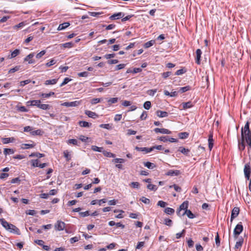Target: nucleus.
<instances>
[{"mask_svg":"<svg viewBox=\"0 0 251 251\" xmlns=\"http://www.w3.org/2000/svg\"><path fill=\"white\" fill-rule=\"evenodd\" d=\"M0 223L6 230L11 233H15L17 235L21 234L19 229L13 224L8 223L4 219H0Z\"/></svg>","mask_w":251,"mask_h":251,"instance_id":"1","label":"nucleus"},{"mask_svg":"<svg viewBox=\"0 0 251 251\" xmlns=\"http://www.w3.org/2000/svg\"><path fill=\"white\" fill-rule=\"evenodd\" d=\"M241 139L244 141L251 140V130L250 129V122L247 121L241 131Z\"/></svg>","mask_w":251,"mask_h":251,"instance_id":"2","label":"nucleus"},{"mask_svg":"<svg viewBox=\"0 0 251 251\" xmlns=\"http://www.w3.org/2000/svg\"><path fill=\"white\" fill-rule=\"evenodd\" d=\"M243 230V226L241 222L238 224L234 229L233 234L234 237L237 238L238 235L242 232Z\"/></svg>","mask_w":251,"mask_h":251,"instance_id":"3","label":"nucleus"},{"mask_svg":"<svg viewBox=\"0 0 251 251\" xmlns=\"http://www.w3.org/2000/svg\"><path fill=\"white\" fill-rule=\"evenodd\" d=\"M240 211L239 208L238 207H234L232 210L231 215L230 217V223H232L233 219L237 217L239 215Z\"/></svg>","mask_w":251,"mask_h":251,"instance_id":"4","label":"nucleus"},{"mask_svg":"<svg viewBox=\"0 0 251 251\" xmlns=\"http://www.w3.org/2000/svg\"><path fill=\"white\" fill-rule=\"evenodd\" d=\"M65 226V224L61 221H58L54 225V227L58 231H62L64 230Z\"/></svg>","mask_w":251,"mask_h":251,"instance_id":"5","label":"nucleus"},{"mask_svg":"<svg viewBox=\"0 0 251 251\" xmlns=\"http://www.w3.org/2000/svg\"><path fill=\"white\" fill-rule=\"evenodd\" d=\"M80 103V101H75L71 102H64L62 103L61 105L66 107H75L79 105Z\"/></svg>","mask_w":251,"mask_h":251,"instance_id":"6","label":"nucleus"},{"mask_svg":"<svg viewBox=\"0 0 251 251\" xmlns=\"http://www.w3.org/2000/svg\"><path fill=\"white\" fill-rule=\"evenodd\" d=\"M188 207V201H184L180 206L179 207L178 210L177 211V214L179 216L181 215L180 211L182 210H185V211L187 209Z\"/></svg>","mask_w":251,"mask_h":251,"instance_id":"7","label":"nucleus"},{"mask_svg":"<svg viewBox=\"0 0 251 251\" xmlns=\"http://www.w3.org/2000/svg\"><path fill=\"white\" fill-rule=\"evenodd\" d=\"M135 150L137 151H143L144 152V153L146 154V153H148L151 151H152V147H151V148H146V147H143V148H142V147H135Z\"/></svg>","mask_w":251,"mask_h":251,"instance_id":"8","label":"nucleus"},{"mask_svg":"<svg viewBox=\"0 0 251 251\" xmlns=\"http://www.w3.org/2000/svg\"><path fill=\"white\" fill-rule=\"evenodd\" d=\"M181 173L179 170H170L165 174V175L168 176H178Z\"/></svg>","mask_w":251,"mask_h":251,"instance_id":"9","label":"nucleus"},{"mask_svg":"<svg viewBox=\"0 0 251 251\" xmlns=\"http://www.w3.org/2000/svg\"><path fill=\"white\" fill-rule=\"evenodd\" d=\"M125 14L123 12H118L115 13L110 17V19L112 20L119 19L124 17Z\"/></svg>","mask_w":251,"mask_h":251,"instance_id":"10","label":"nucleus"},{"mask_svg":"<svg viewBox=\"0 0 251 251\" xmlns=\"http://www.w3.org/2000/svg\"><path fill=\"white\" fill-rule=\"evenodd\" d=\"M154 131L155 133H160L162 134H170L171 133V131L165 128H155L154 129Z\"/></svg>","mask_w":251,"mask_h":251,"instance_id":"11","label":"nucleus"},{"mask_svg":"<svg viewBox=\"0 0 251 251\" xmlns=\"http://www.w3.org/2000/svg\"><path fill=\"white\" fill-rule=\"evenodd\" d=\"M85 114L88 116L90 118H92L93 119H95L98 117V115L95 112L89 111V110H86L85 111Z\"/></svg>","mask_w":251,"mask_h":251,"instance_id":"12","label":"nucleus"},{"mask_svg":"<svg viewBox=\"0 0 251 251\" xmlns=\"http://www.w3.org/2000/svg\"><path fill=\"white\" fill-rule=\"evenodd\" d=\"M40 103L41 101L40 100H32L27 102V105L37 106V107H39Z\"/></svg>","mask_w":251,"mask_h":251,"instance_id":"13","label":"nucleus"},{"mask_svg":"<svg viewBox=\"0 0 251 251\" xmlns=\"http://www.w3.org/2000/svg\"><path fill=\"white\" fill-rule=\"evenodd\" d=\"M245 141H244L242 139H238V149L240 151H243L245 149Z\"/></svg>","mask_w":251,"mask_h":251,"instance_id":"14","label":"nucleus"},{"mask_svg":"<svg viewBox=\"0 0 251 251\" xmlns=\"http://www.w3.org/2000/svg\"><path fill=\"white\" fill-rule=\"evenodd\" d=\"M156 114L158 117L160 118L167 117L169 115L168 112L161 110H157Z\"/></svg>","mask_w":251,"mask_h":251,"instance_id":"15","label":"nucleus"},{"mask_svg":"<svg viewBox=\"0 0 251 251\" xmlns=\"http://www.w3.org/2000/svg\"><path fill=\"white\" fill-rule=\"evenodd\" d=\"M202 52L200 49H197L196 50V63L198 64H200V59Z\"/></svg>","mask_w":251,"mask_h":251,"instance_id":"16","label":"nucleus"},{"mask_svg":"<svg viewBox=\"0 0 251 251\" xmlns=\"http://www.w3.org/2000/svg\"><path fill=\"white\" fill-rule=\"evenodd\" d=\"M183 109H186L192 107L193 105L191 101H188L186 102H182L181 104Z\"/></svg>","mask_w":251,"mask_h":251,"instance_id":"17","label":"nucleus"},{"mask_svg":"<svg viewBox=\"0 0 251 251\" xmlns=\"http://www.w3.org/2000/svg\"><path fill=\"white\" fill-rule=\"evenodd\" d=\"M213 139L212 133L210 134L208 137V147L210 150H211L213 147Z\"/></svg>","mask_w":251,"mask_h":251,"instance_id":"18","label":"nucleus"},{"mask_svg":"<svg viewBox=\"0 0 251 251\" xmlns=\"http://www.w3.org/2000/svg\"><path fill=\"white\" fill-rule=\"evenodd\" d=\"M244 174H249L251 175V167L249 164H246L244 169Z\"/></svg>","mask_w":251,"mask_h":251,"instance_id":"19","label":"nucleus"},{"mask_svg":"<svg viewBox=\"0 0 251 251\" xmlns=\"http://www.w3.org/2000/svg\"><path fill=\"white\" fill-rule=\"evenodd\" d=\"M178 151H180V152H181L182 153H183V154H184L185 155H188V154L190 152V150L189 149H185V148H184L183 147H179V148L178 149Z\"/></svg>","mask_w":251,"mask_h":251,"instance_id":"20","label":"nucleus"},{"mask_svg":"<svg viewBox=\"0 0 251 251\" xmlns=\"http://www.w3.org/2000/svg\"><path fill=\"white\" fill-rule=\"evenodd\" d=\"M185 214H186L187 217L190 219H193L195 217L194 214L190 210L188 209H186L182 215L183 216Z\"/></svg>","mask_w":251,"mask_h":251,"instance_id":"21","label":"nucleus"},{"mask_svg":"<svg viewBox=\"0 0 251 251\" xmlns=\"http://www.w3.org/2000/svg\"><path fill=\"white\" fill-rule=\"evenodd\" d=\"M79 125L81 127L88 128L91 126L92 124L86 121H80L79 122Z\"/></svg>","mask_w":251,"mask_h":251,"instance_id":"22","label":"nucleus"},{"mask_svg":"<svg viewBox=\"0 0 251 251\" xmlns=\"http://www.w3.org/2000/svg\"><path fill=\"white\" fill-rule=\"evenodd\" d=\"M70 25V23L65 22L63 24H60L59 26L58 27L57 30H61L65 29L67 27H68Z\"/></svg>","mask_w":251,"mask_h":251,"instance_id":"23","label":"nucleus"},{"mask_svg":"<svg viewBox=\"0 0 251 251\" xmlns=\"http://www.w3.org/2000/svg\"><path fill=\"white\" fill-rule=\"evenodd\" d=\"M57 81L58 79L47 80L45 82V84L46 85L55 84L57 83Z\"/></svg>","mask_w":251,"mask_h":251,"instance_id":"24","label":"nucleus"},{"mask_svg":"<svg viewBox=\"0 0 251 251\" xmlns=\"http://www.w3.org/2000/svg\"><path fill=\"white\" fill-rule=\"evenodd\" d=\"M45 156V154L39 152H33L29 155V157H37L38 158H41Z\"/></svg>","mask_w":251,"mask_h":251,"instance_id":"25","label":"nucleus"},{"mask_svg":"<svg viewBox=\"0 0 251 251\" xmlns=\"http://www.w3.org/2000/svg\"><path fill=\"white\" fill-rule=\"evenodd\" d=\"M35 146V144H23L22 145V148L23 149H27L33 148Z\"/></svg>","mask_w":251,"mask_h":251,"instance_id":"26","label":"nucleus"},{"mask_svg":"<svg viewBox=\"0 0 251 251\" xmlns=\"http://www.w3.org/2000/svg\"><path fill=\"white\" fill-rule=\"evenodd\" d=\"M20 53V50L18 49L15 50L12 53H11V55L9 56V58H12L15 57H16L17 55H18Z\"/></svg>","mask_w":251,"mask_h":251,"instance_id":"27","label":"nucleus"},{"mask_svg":"<svg viewBox=\"0 0 251 251\" xmlns=\"http://www.w3.org/2000/svg\"><path fill=\"white\" fill-rule=\"evenodd\" d=\"M26 25V22H22L19 23V24L14 25L13 26V28L14 29H16L17 30V29H18L19 28L23 27V26H24Z\"/></svg>","mask_w":251,"mask_h":251,"instance_id":"28","label":"nucleus"},{"mask_svg":"<svg viewBox=\"0 0 251 251\" xmlns=\"http://www.w3.org/2000/svg\"><path fill=\"white\" fill-rule=\"evenodd\" d=\"M102 153H103V155L106 157H115V154L113 153H111L110 152L103 151H102Z\"/></svg>","mask_w":251,"mask_h":251,"instance_id":"29","label":"nucleus"},{"mask_svg":"<svg viewBox=\"0 0 251 251\" xmlns=\"http://www.w3.org/2000/svg\"><path fill=\"white\" fill-rule=\"evenodd\" d=\"M3 153L5 155L7 154H11L14 153V151L12 149H4Z\"/></svg>","mask_w":251,"mask_h":251,"instance_id":"30","label":"nucleus"},{"mask_svg":"<svg viewBox=\"0 0 251 251\" xmlns=\"http://www.w3.org/2000/svg\"><path fill=\"white\" fill-rule=\"evenodd\" d=\"M154 43H155L154 40H151V41L145 43L144 45V47L145 48H149L150 47L152 46Z\"/></svg>","mask_w":251,"mask_h":251,"instance_id":"31","label":"nucleus"},{"mask_svg":"<svg viewBox=\"0 0 251 251\" xmlns=\"http://www.w3.org/2000/svg\"><path fill=\"white\" fill-rule=\"evenodd\" d=\"M55 93L53 92H50L48 94L46 93H42L40 95V96L44 98H48L50 96L54 95Z\"/></svg>","mask_w":251,"mask_h":251,"instance_id":"32","label":"nucleus"},{"mask_svg":"<svg viewBox=\"0 0 251 251\" xmlns=\"http://www.w3.org/2000/svg\"><path fill=\"white\" fill-rule=\"evenodd\" d=\"M62 46L65 48H71L74 47V43L70 42L63 44Z\"/></svg>","mask_w":251,"mask_h":251,"instance_id":"33","label":"nucleus"},{"mask_svg":"<svg viewBox=\"0 0 251 251\" xmlns=\"http://www.w3.org/2000/svg\"><path fill=\"white\" fill-rule=\"evenodd\" d=\"M164 212L167 214L172 215L175 213V210L172 208L167 207Z\"/></svg>","mask_w":251,"mask_h":251,"instance_id":"34","label":"nucleus"},{"mask_svg":"<svg viewBox=\"0 0 251 251\" xmlns=\"http://www.w3.org/2000/svg\"><path fill=\"white\" fill-rule=\"evenodd\" d=\"M144 164L145 166L149 169H153L155 167V165L153 163L150 162H145Z\"/></svg>","mask_w":251,"mask_h":251,"instance_id":"35","label":"nucleus"},{"mask_svg":"<svg viewBox=\"0 0 251 251\" xmlns=\"http://www.w3.org/2000/svg\"><path fill=\"white\" fill-rule=\"evenodd\" d=\"M63 154L67 161H69L71 159V155L69 154L68 151L66 150L64 151Z\"/></svg>","mask_w":251,"mask_h":251,"instance_id":"36","label":"nucleus"},{"mask_svg":"<svg viewBox=\"0 0 251 251\" xmlns=\"http://www.w3.org/2000/svg\"><path fill=\"white\" fill-rule=\"evenodd\" d=\"M50 105L49 104L40 103L38 108L42 109L43 110H47L50 109Z\"/></svg>","mask_w":251,"mask_h":251,"instance_id":"37","label":"nucleus"},{"mask_svg":"<svg viewBox=\"0 0 251 251\" xmlns=\"http://www.w3.org/2000/svg\"><path fill=\"white\" fill-rule=\"evenodd\" d=\"M118 98H110L107 101L109 105H111L113 103H116L118 101Z\"/></svg>","mask_w":251,"mask_h":251,"instance_id":"38","label":"nucleus"},{"mask_svg":"<svg viewBox=\"0 0 251 251\" xmlns=\"http://www.w3.org/2000/svg\"><path fill=\"white\" fill-rule=\"evenodd\" d=\"M14 140L13 138H4L2 139V143L3 144H8L12 142Z\"/></svg>","mask_w":251,"mask_h":251,"instance_id":"39","label":"nucleus"},{"mask_svg":"<svg viewBox=\"0 0 251 251\" xmlns=\"http://www.w3.org/2000/svg\"><path fill=\"white\" fill-rule=\"evenodd\" d=\"M43 133V132L40 129L31 131V134L32 135H42Z\"/></svg>","mask_w":251,"mask_h":251,"instance_id":"40","label":"nucleus"},{"mask_svg":"<svg viewBox=\"0 0 251 251\" xmlns=\"http://www.w3.org/2000/svg\"><path fill=\"white\" fill-rule=\"evenodd\" d=\"M191 89V87L189 85L186 86L185 87L180 88L179 91L182 93L185 92L187 91H189Z\"/></svg>","mask_w":251,"mask_h":251,"instance_id":"41","label":"nucleus"},{"mask_svg":"<svg viewBox=\"0 0 251 251\" xmlns=\"http://www.w3.org/2000/svg\"><path fill=\"white\" fill-rule=\"evenodd\" d=\"M91 149L93 151L98 152H102L103 151L102 148L96 146H92Z\"/></svg>","mask_w":251,"mask_h":251,"instance_id":"42","label":"nucleus"},{"mask_svg":"<svg viewBox=\"0 0 251 251\" xmlns=\"http://www.w3.org/2000/svg\"><path fill=\"white\" fill-rule=\"evenodd\" d=\"M147 188L150 190H152V191H155L157 189V187L155 185H153L151 184H149L147 185Z\"/></svg>","mask_w":251,"mask_h":251,"instance_id":"43","label":"nucleus"},{"mask_svg":"<svg viewBox=\"0 0 251 251\" xmlns=\"http://www.w3.org/2000/svg\"><path fill=\"white\" fill-rule=\"evenodd\" d=\"M89 73L88 72H83L77 74V75L79 77H86L89 76Z\"/></svg>","mask_w":251,"mask_h":251,"instance_id":"44","label":"nucleus"},{"mask_svg":"<svg viewBox=\"0 0 251 251\" xmlns=\"http://www.w3.org/2000/svg\"><path fill=\"white\" fill-rule=\"evenodd\" d=\"M189 134L187 132H180L179 133V137L181 139H185L188 137Z\"/></svg>","mask_w":251,"mask_h":251,"instance_id":"45","label":"nucleus"},{"mask_svg":"<svg viewBox=\"0 0 251 251\" xmlns=\"http://www.w3.org/2000/svg\"><path fill=\"white\" fill-rule=\"evenodd\" d=\"M56 62H57L56 60H55L54 59H52L51 60H50V61H49V62H47L46 64V66L47 67H50L52 65L55 64Z\"/></svg>","mask_w":251,"mask_h":251,"instance_id":"46","label":"nucleus"},{"mask_svg":"<svg viewBox=\"0 0 251 251\" xmlns=\"http://www.w3.org/2000/svg\"><path fill=\"white\" fill-rule=\"evenodd\" d=\"M243 242V239H241V240L236 242L235 246V249H239V248H240L242 247V246Z\"/></svg>","mask_w":251,"mask_h":251,"instance_id":"47","label":"nucleus"},{"mask_svg":"<svg viewBox=\"0 0 251 251\" xmlns=\"http://www.w3.org/2000/svg\"><path fill=\"white\" fill-rule=\"evenodd\" d=\"M215 243L217 247L220 246V239L218 233H217V235L215 237Z\"/></svg>","mask_w":251,"mask_h":251,"instance_id":"48","label":"nucleus"},{"mask_svg":"<svg viewBox=\"0 0 251 251\" xmlns=\"http://www.w3.org/2000/svg\"><path fill=\"white\" fill-rule=\"evenodd\" d=\"M172 187H174V189L176 191L180 192L181 191V188L180 187L178 186V185L176 184H174L173 185H170L169 186V188H171Z\"/></svg>","mask_w":251,"mask_h":251,"instance_id":"49","label":"nucleus"},{"mask_svg":"<svg viewBox=\"0 0 251 251\" xmlns=\"http://www.w3.org/2000/svg\"><path fill=\"white\" fill-rule=\"evenodd\" d=\"M31 163L33 167H38L39 164L38 159H33L31 160Z\"/></svg>","mask_w":251,"mask_h":251,"instance_id":"50","label":"nucleus"},{"mask_svg":"<svg viewBox=\"0 0 251 251\" xmlns=\"http://www.w3.org/2000/svg\"><path fill=\"white\" fill-rule=\"evenodd\" d=\"M164 224L168 226H171L172 225L173 222L171 219H165Z\"/></svg>","mask_w":251,"mask_h":251,"instance_id":"51","label":"nucleus"},{"mask_svg":"<svg viewBox=\"0 0 251 251\" xmlns=\"http://www.w3.org/2000/svg\"><path fill=\"white\" fill-rule=\"evenodd\" d=\"M151 107V102L150 101H147L144 103V107L146 109H149Z\"/></svg>","mask_w":251,"mask_h":251,"instance_id":"52","label":"nucleus"},{"mask_svg":"<svg viewBox=\"0 0 251 251\" xmlns=\"http://www.w3.org/2000/svg\"><path fill=\"white\" fill-rule=\"evenodd\" d=\"M102 100V99L100 98H94L92 99L91 102L92 104H95L97 103L100 102Z\"/></svg>","mask_w":251,"mask_h":251,"instance_id":"53","label":"nucleus"},{"mask_svg":"<svg viewBox=\"0 0 251 251\" xmlns=\"http://www.w3.org/2000/svg\"><path fill=\"white\" fill-rule=\"evenodd\" d=\"M186 72V70L184 69H181L177 70L176 73L175 75H181Z\"/></svg>","mask_w":251,"mask_h":251,"instance_id":"54","label":"nucleus"},{"mask_svg":"<svg viewBox=\"0 0 251 251\" xmlns=\"http://www.w3.org/2000/svg\"><path fill=\"white\" fill-rule=\"evenodd\" d=\"M34 56V53H30L29 54H28V55H27L25 58H24V61H28L29 60H30L31 59H32L33 56Z\"/></svg>","mask_w":251,"mask_h":251,"instance_id":"55","label":"nucleus"},{"mask_svg":"<svg viewBox=\"0 0 251 251\" xmlns=\"http://www.w3.org/2000/svg\"><path fill=\"white\" fill-rule=\"evenodd\" d=\"M71 80V79L66 77L64 78L63 81L62 82V83L60 85V87H62L63 86L65 85V84H67L69 81Z\"/></svg>","mask_w":251,"mask_h":251,"instance_id":"56","label":"nucleus"},{"mask_svg":"<svg viewBox=\"0 0 251 251\" xmlns=\"http://www.w3.org/2000/svg\"><path fill=\"white\" fill-rule=\"evenodd\" d=\"M68 144H73V145H76L77 144V140L76 139H69L68 141Z\"/></svg>","mask_w":251,"mask_h":251,"instance_id":"57","label":"nucleus"},{"mask_svg":"<svg viewBox=\"0 0 251 251\" xmlns=\"http://www.w3.org/2000/svg\"><path fill=\"white\" fill-rule=\"evenodd\" d=\"M46 53L45 50H42L39 53H37L36 55V57L37 59L41 58Z\"/></svg>","mask_w":251,"mask_h":251,"instance_id":"58","label":"nucleus"},{"mask_svg":"<svg viewBox=\"0 0 251 251\" xmlns=\"http://www.w3.org/2000/svg\"><path fill=\"white\" fill-rule=\"evenodd\" d=\"M129 185L134 188H138L140 186V184L138 182H132Z\"/></svg>","mask_w":251,"mask_h":251,"instance_id":"59","label":"nucleus"},{"mask_svg":"<svg viewBox=\"0 0 251 251\" xmlns=\"http://www.w3.org/2000/svg\"><path fill=\"white\" fill-rule=\"evenodd\" d=\"M20 68V67L19 66H17L11 69L10 70H9L8 73H13L16 71H18V70H19Z\"/></svg>","mask_w":251,"mask_h":251,"instance_id":"60","label":"nucleus"},{"mask_svg":"<svg viewBox=\"0 0 251 251\" xmlns=\"http://www.w3.org/2000/svg\"><path fill=\"white\" fill-rule=\"evenodd\" d=\"M185 232V230L183 229L182 232L181 233H177L176 234V239H179L180 237H181L182 236H184Z\"/></svg>","mask_w":251,"mask_h":251,"instance_id":"61","label":"nucleus"},{"mask_svg":"<svg viewBox=\"0 0 251 251\" xmlns=\"http://www.w3.org/2000/svg\"><path fill=\"white\" fill-rule=\"evenodd\" d=\"M140 200L145 204H149L150 202V200L144 197H142Z\"/></svg>","mask_w":251,"mask_h":251,"instance_id":"62","label":"nucleus"},{"mask_svg":"<svg viewBox=\"0 0 251 251\" xmlns=\"http://www.w3.org/2000/svg\"><path fill=\"white\" fill-rule=\"evenodd\" d=\"M113 161L116 163H123L125 162V160L122 158H116Z\"/></svg>","mask_w":251,"mask_h":251,"instance_id":"63","label":"nucleus"},{"mask_svg":"<svg viewBox=\"0 0 251 251\" xmlns=\"http://www.w3.org/2000/svg\"><path fill=\"white\" fill-rule=\"evenodd\" d=\"M167 205V203L162 201H159L157 203V205L161 207H165Z\"/></svg>","mask_w":251,"mask_h":251,"instance_id":"64","label":"nucleus"}]
</instances>
